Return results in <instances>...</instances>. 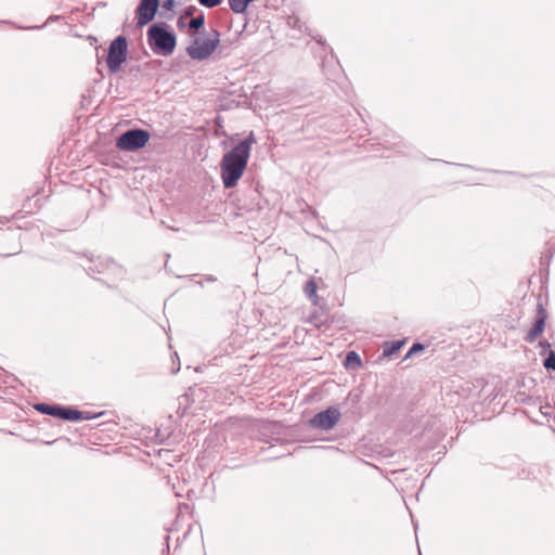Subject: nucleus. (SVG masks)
Here are the masks:
<instances>
[{"label": "nucleus", "mask_w": 555, "mask_h": 555, "mask_svg": "<svg viewBox=\"0 0 555 555\" xmlns=\"http://www.w3.org/2000/svg\"><path fill=\"white\" fill-rule=\"evenodd\" d=\"M198 2L207 8H214L218 5L221 2V0H198Z\"/></svg>", "instance_id": "obj_14"}, {"label": "nucleus", "mask_w": 555, "mask_h": 555, "mask_svg": "<svg viewBox=\"0 0 555 555\" xmlns=\"http://www.w3.org/2000/svg\"><path fill=\"white\" fill-rule=\"evenodd\" d=\"M340 413L335 408H328L327 410L315 414L311 420V426L320 429H331L339 421Z\"/></svg>", "instance_id": "obj_7"}, {"label": "nucleus", "mask_w": 555, "mask_h": 555, "mask_svg": "<svg viewBox=\"0 0 555 555\" xmlns=\"http://www.w3.org/2000/svg\"><path fill=\"white\" fill-rule=\"evenodd\" d=\"M317 289L318 285L313 279L309 280L304 286L305 294L312 300L313 305H318L320 301Z\"/></svg>", "instance_id": "obj_10"}, {"label": "nucleus", "mask_w": 555, "mask_h": 555, "mask_svg": "<svg viewBox=\"0 0 555 555\" xmlns=\"http://www.w3.org/2000/svg\"><path fill=\"white\" fill-rule=\"evenodd\" d=\"M220 42V35L212 30L206 38L195 36L192 43L188 46L186 53L192 60H207L216 51Z\"/></svg>", "instance_id": "obj_2"}, {"label": "nucleus", "mask_w": 555, "mask_h": 555, "mask_svg": "<svg viewBox=\"0 0 555 555\" xmlns=\"http://www.w3.org/2000/svg\"><path fill=\"white\" fill-rule=\"evenodd\" d=\"M128 54V44L125 37L119 36L114 39L108 48L106 65L111 73H117L121 64L126 62Z\"/></svg>", "instance_id": "obj_4"}, {"label": "nucleus", "mask_w": 555, "mask_h": 555, "mask_svg": "<svg viewBox=\"0 0 555 555\" xmlns=\"http://www.w3.org/2000/svg\"><path fill=\"white\" fill-rule=\"evenodd\" d=\"M423 349H424V346L422 344H414L412 346V348L410 349V351L408 352L405 358L411 357L416 351H422Z\"/></svg>", "instance_id": "obj_15"}, {"label": "nucleus", "mask_w": 555, "mask_h": 555, "mask_svg": "<svg viewBox=\"0 0 555 555\" xmlns=\"http://www.w3.org/2000/svg\"><path fill=\"white\" fill-rule=\"evenodd\" d=\"M255 142L254 134L235 145L225 153L220 163L221 179L225 189L234 188L242 178L250 156L251 145Z\"/></svg>", "instance_id": "obj_1"}, {"label": "nucleus", "mask_w": 555, "mask_h": 555, "mask_svg": "<svg viewBox=\"0 0 555 555\" xmlns=\"http://www.w3.org/2000/svg\"><path fill=\"white\" fill-rule=\"evenodd\" d=\"M546 319V310L542 305H538L535 321L525 337L526 341L533 343L538 337H540L543 334L545 330Z\"/></svg>", "instance_id": "obj_9"}, {"label": "nucleus", "mask_w": 555, "mask_h": 555, "mask_svg": "<svg viewBox=\"0 0 555 555\" xmlns=\"http://www.w3.org/2000/svg\"><path fill=\"white\" fill-rule=\"evenodd\" d=\"M403 345H404L403 340H397L389 345H386V347L384 348V356L389 357V356L398 352Z\"/></svg>", "instance_id": "obj_11"}, {"label": "nucleus", "mask_w": 555, "mask_h": 555, "mask_svg": "<svg viewBox=\"0 0 555 555\" xmlns=\"http://www.w3.org/2000/svg\"><path fill=\"white\" fill-rule=\"evenodd\" d=\"M539 346L544 350H550L551 349V344L547 341V340H542L539 343Z\"/></svg>", "instance_id": "obj_18"}, {"label": "nucleus", "mask_w": 555, "mask_h": 555, "mask_svg": "<svg viewBox=\"0 0 555 555\" xmlns=\"http://www.w3.org/2000/svg\"><path fill=\"white\" fill-rule=\"evenodd\" d=\"M150 46L154 51L169 55L176 48V36L162 26L153 25L147 33Z\"/></svg>", "instance_id": "obj_3"}, {"label": "nucleus", "mask_w": 555, "mask_h": 555, "mask_svg": "<svg viewBox=\"0 0 555 555\" xmlns=\"http://www.w3.org/2000/svg\"><path fill=\"white\" fill-rule=\"evenodd\" d=\"M309 322L313 323L318 328H320L323 324L322 322H319L317 314H312L309 319Z\"/></svg>", "instance_id": "obj_17"}, {"label": "nucleus", "mask_w": 555, "mask_h": 555, "mask_svg": "<svg viewBox=\"0 0 555 555\" xmlns=\"http://www.w3.org/2000/svg\"><path fill=\"white\" fill-rule=\"evenodd\" d=\"M36 409L43 413L48 414L61 420L66 421H80V420H87L88 416H83V413L74 409L69 408H63L60 405H52V404H46L41 403L36 406Z\"/></svg>", "instance_id": "obj_6"}, {"label": "nucleus", "mask_w": 555, "mask_h": 555, "mask_svg": "<svg viewBox=\"0 0 555 555\" xmlns=\"http://www.w3.org/2000/svg\"><path fill=\"white\" fill-rule=\"evenodd\" d=\"M175 4L173 0H166L164 7L167 9H171Z\"/></svg>", "instance_id": "obj_19"}, {"label": "nucleus", "mask_w": 555, "mask_h": 555, "mask_svg": "<svg viewBox=\"0 0 555 555\" xmlns=\"http://www.w3.org/2000/svg\"><path fill=\"white\" fill-rule=\"evenodd\" d=\"M346 361H347V363H350L351 361H356V362H358V364H360V360H359L357 353L353 351H351L347 354Z\"/></svg>", "instance_id": "obj_16"}, {"label": "nucleus", "mask_w": 555, "mask_h": 555, "mask_svg": "<svg viewBox=\"0 0 555 555\" xmlns=\"http://www.w3.org/2000/svg\"><path fill=\"white\" fill-rule=\"evenodd\" d=\"M204 22H205V18H204V15L201 14L194 18H192L189 23V27L192 28V29H199L201 27H203L204 25Z\"/></svg>", "instance_id": "obj_12"}, {"label": "nucleus", "mask_w": 555, "mask_h": 555, "mask_svg": "<svg viewBox=\"0 0 555 555\" xmlns=\"http://www.w3.org/2000/svg\"><path fill=\"white\" fill-rule=\"evenodd\" d=\"M544 367L546 370H555V352L550 350L548 357L544 360Z\"/></svg>", "instance_id": "obj_13"}, {"label": "nucleus", "mask_w": 555, "mask_h": 555, "mask_svg": "<svg viewBox=\"0 0 555 555\" xmlns=\"http://www.w3.org/2000/svg\"><path fill=\"white\" fill-rule=\"evenodd\" d=\"M159 5V0H141L135 11L137 24L144 26L155 16Z\"/></svg>", "instance_id": "obj_8"}, {"label": "nucleus", "mask_w": 555, "mask_h": 555, "mask_svg": "<svg viewBox=\"0 0 555 555\" xmlns=\"http://www.w3.org/2000/svg\"><path fill=\"white\" fill-rule=\"evenodd\" d=\"M149 139L150 134L145 130H129L117 139L116 145L122 151H135L144 147Z\"/></svg>", "instance_id": "obj_5"}]
</instances>
